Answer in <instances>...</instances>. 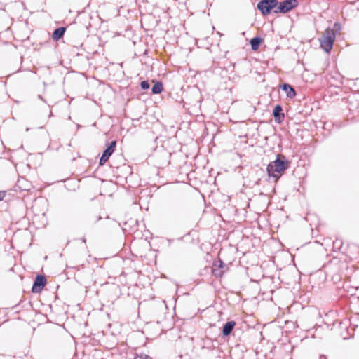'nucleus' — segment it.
<instances>
[{
  "label": "nucleus",
  "instance_id": "nucleus-6",
  "mask_svg": "<svg viewBox=\"0 0 359 359\" xmlns=\"http://www.w3.org/2000/svg\"><path fill=\"white\" fill-rule=\"evenodd\" d=\"M46 279L44 276H37L34 282V284H33V286H32V291L34 293H38V292H40L41 290L43 289V287L46 285Z\"/></svg>",
  "mask_w": 359,
  "mask_h": 359
},
{
  "label": "nucleus",
  "instance_id": "nucleus-9",
  "mask_svg": "<svg viewBox=\"0 0 359 359\" xmlns=\"http://www.w3.org/2000/svg\"><path fill=\"white\" fill-rule=\"evenodd\" d=\"M236 323L234 321H229L223 327L222 333L224 336H228L232 332Z\"/></svg>",
  "mask_w": 359,
  "mask_h": 359
},
{
  "label": "nucleus",
  "instance_id": "nucleus-17",
  "mask_svg": "<svg viewBox=\"0 0 359 359\" xmlns=\"http://www.w3.org/2000/svg\"><path fill=\"white\" fill-rule=\"evenodd\" d=\"M219 263L218 269H221L225 266L224 264L221 260H219Z\"/></svg>",
  "mask_w": 359,
  "mask_h": 359
},
{
  "label": "nucleus",
  "instance_id": "nucleus-2",
  "mask_svg": "<svg viewBox=\"0 0 359 359\" xmlns=\"http://www.w3.org/2000/svg\"><path fill=\"white\" fill-rule=\"evenodd\" d=\"M335 32L332 29H327L319 39L321 48L326 53H330L335 41Z\"/></svg>",
  "mask_w": 359,
  "mask_h": 359
},
{
  "label": "nucleus",
  "instance_id": "nucleus-1",
  "mask_svg": "<svg viewBox=\"0 0 359 359\" xmlns=\"http://www.w3.org/2000/svg\"><path fill=\"white\" fill-rule=\"evenodd\" d=\"M288 166L289 162L285 157L283 155H277L276 159L268 165L266 170L269 175L277 180Z\"/></svg>",
  "mask_w": 359,
  "mask_h": 359
},
{
  "label": "nucleus",
  "instance_id": "nucleus-16",
  "mask_svg": "<svg viewBox=\"0 0 359 359\" xmlns=\"http://www.w3.org/2000/svg\"><path fill=\"white\" fill-rule=\"evenodd\" d=\"M6 196V191H0V201H2Z\"/></svg>",
  "mask_w": 359,
  "mask_h": 359
},
{
  "label": "nucleus",
  "instance_id": "nucleus-3",
  "mask_svg": "<svg viewBox=\"0 0 359 359\" xmlns=\"http://www.w3.org/2000/svg\"><path fill=\"white\" fill-rule=\"evenodd\" d=\"M278 4V0H262L257 4V8L266 15L270 13L273 8L276 9Z\"/></svg>",
  "mask_w": 359,
  "mask_h": 359
},
{
  "label": "nucleus",
  "instance_id": "nucleus-19",
  "mask_svg": "<svg viewBox=\"0 0 359 359\" xmlns=\"http://www.w3.org/2000/svg\"><path fill=\"white\" fill-rule=\"evenodd\" d=\"M83 243H85V242H86V239H85V238H83Z\"/></svg>",
  "mask_w": 359,
  "mask_h": 359
},
{
  "label": "nucleus",
  "instance_id": "nucleus-15",
  "mask_svg": "<svg viewBox=\"0 0 359 359\" xmlns=\"http://www.w3.org/2000/svg\"><path fill=\"white\" fill-rule=\"evenodd\" d=\"M212 271L215 276L220 277L223 274V271H222L219 269L214 268Z\"/></svg>",
  "mask_w": 359,
  "mask_h": 359
},
{
  "label": "nucleus",
  "instance_id": "nucleus-10",
  "mask_svg": "<svg viewBox=\"0 0 359 359\" xmlns=\"http://www.w3.org/2000/svg\"><path fill=\"white\" fill-rule=\"evenodd\" d=\"M66 29L65 27H59L54 30L52 38L54 41H58L60 39H61L65 32Z\"/></svg>",
  "mask_w": 359,
  "mask_h": 359
},
{
  "label": "nucleus",
  "instance_id": "nucleus-7",
  "mask_svg": "<svg viewBox=\"0 0 359 359\" xmlns=\"http://www.w3.org/2000/svg\"><path fill=\"white\" fill-rule=\"evenodd\" d=\"M282 107L279 104L275 106L273 110V116L275 118V121L278 123H281L285 118V115L282 113Z\"/></svg>",
  "mask_w": 359,
  "mask_h": 359
},
{
  "label": "nucleus",
  "instance_id": "nucleus-18",
  "mask_svg": "<svg viewBox=\"0 0 359 359\" xmlns=\"http://www.w3.org/2000/svg\"><path fill=\"white\" fill-rule=\"evenodd\" d=\"M39 98L41 100H43L42 97L41 95H39Z\"/></svg>",
  "mask_w": 359,
  "mask_h": 359
},
{
  "label": "nucleus",
  "instance_id": "nucleus-5",
  "mask_svg": "<svg viewBox=\"0 0 359 359\" xmlns=\"http://www.w3.org/2000/svg\"><path fill=\"white\" fill-rule=\"evenodd\" d=\"M116 145V141H111L107 148L104 151L100 159V165H103L109 158V157L114 152L115 147Z\"/></svg>",
  "mask_w": 359,
  "mask_h": 359
},
{
  "label": "nucleus",
  "instance_id": "nucleus-13",
  "mask_svg": "<svg viewBox=\"0 0 359 359\" xmlns=\"http://www.w3.org/2000/svg\"><path fill=\"white\" fill-rule=\"evenodd\" d=\"M134 359H152V358L145 354H137Z\"/></svg>",
  "mask_w": 359,
  "mask_h": 359
},
{
  "label": "nucleus",
  "instance_id": "nucleus-4",
  "mask_svg": "<svg viewBox=\"0 0 359 359\" xmlns=\"http://www.w3.org/2000/svg\"><path fill=\"white\" fill-rule=\"evenodd\" d=\"M297 0H285L280 2L278 6H277L276 9L274 10V13H286L294 8L297 7Z\"/></svg>",
  "mask_w": 359,
  "mask_h": 359
},
{
  "label": "nucleus",
  "instance_id": "nucleus-8",
  "mask_svg": "<svg viewBox=\"0 0 359 359\" xmlns=\"http://www.w3.org/2000/svg\"><path fill=\"white\" fill-rule=\"evenodd\" d=\"M281 89L286 93L287 96L290 98H293L296 95V92L293 87L287 83L283 84Z\"/></svg>",
  "mask_w": 359,
  "mask_h": 359
},
{
  "label": "nucleus",
  "instance_id": "nucleus-12",
  "mask_svg": "<svg viewBox=\"0 0 359 359\" xmlns=\"http://www.w3.org/2000/svg\"><path fill=\"white\" fill-rule=\"evenodd\" d=\"M163 90V85L161 82H156L152 87V93L154 94H158L160 93Z\"/></svg>",
  "mask_w": 359,
  "mask_h": 359
},
{
  "label": "nucleus",
  "instance_id": "nucleus-14",
  "mask_svg": "<svg viewBox=\"0 0 359 359\" xmlns=\"http://www.w3.org/2000/svg\"><path fill=\"white\" fill-rule=\"evenodd\" d=\"M141 88L144 90H147L149 88V83L147 81H143L140 83Z\"/></svg>",
  "mask_w": 359,
  "mask_h": 359
},
{
  "label": "nucleus",
  "instance_id": "nucleus-11",
  "mask_svg": "<svg viewBox=\"0 0 359 359\" xmlns=\"http://www.w3.org/2000/svg\"><path fill=\"white\" fill-rule=\"evenodd\" d=\"M262 42V39L259 37H254L250 40L251 48L253 50H257Z\"/></svg>",
  "mask_w": 359,
  "mask_h": 359
}]
</instances>
